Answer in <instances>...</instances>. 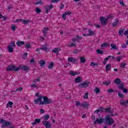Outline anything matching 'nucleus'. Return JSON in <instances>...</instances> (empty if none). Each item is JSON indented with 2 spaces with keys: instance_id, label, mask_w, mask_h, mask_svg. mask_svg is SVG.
<instances>
[{
  "instance_id": "nucleus-59",
  "label": "nucleus",
  "mask_w": 128,
  "mask_h": 128,
  "mask_svg": "<svg viewBox=\"0 0 128 128\" xmlns=\"http://www.w3.org/2000/svg\"><path fill=\"white\" fill-rule=\"evenodd\" d=\"M60 2V0H51V2L54 4V2Z\"/></svg>"
},
{
  "instance_id": "nucleus-44",
  "label": "nucleus",
  "mask_w": 128,
  "mask_h": 128,
  "mask_svg": "<svg viewBox=\"0 0 128 128\" xmlns=\"http://www.w3.org/2000/svg\"><path fill=\"white\" fill-rule=\"evenodd\" d=\"M72 60H74L73 57H69L68 60V62H72Z\"/></svg>"
},
{
  "instance_id": "nucleus-19",
  "label": "nucleus",
  "mask_w": 128,
  "mask_h": 128,
  "mask_svg": "<svg viewBox=\"0 0 128 128\" xmlns=\"http://www.w3.org/2000/svg\"><path fill=\"white\" fill-rule=\"evenodd\" d=\"M124 30L123 28L120 29L118 31V34L120 36H124Z\"/></svg>"
},
{
  "instance_id": "nucleus-11",
  "label": "nucleus",
  "mask_w": 128,
  "mask_h": 128,
  "mask_svg": "<svg viewBox=\"0 0 128 128\" xmlns=\"http://www.w3.org/2000/svg\"><path fill=\"white\" fill-rule=\"evenodd\" d=\"M52 8H54V5H52V4H50L49 6H46V8H45L46 14H48L49 10H52Z\"/></svg>"
},
{
  "instance_id": "nucleus-4",
  "label": "nucleus",
  "mask_w": 128,
  "mask_h": 128,
  "mask_svg": "<svg viewBox=\"0 0 128 128\" xmlns=\"http://www.w3.org/2000/svg\"><path fill=\"white\" fill-rule=\"evenodd\" d=\"M42 98L44 101H42V102L39 103V104L44 106V104H52V99H48L46 96H42Z\"/></svg>"
},
{
  "instance_id": "nucleus-53",
  "label": "nucleus",
  "mask_w": 128,
  "mask_h": 128,
  "mask_svg": "<svg viewBox=\"0 0 128 128\" xmlns=\"http://www.w3.org/2000/svg\"><path fill=\"white\" fill-rule=\"evenodd\" d=\"M11 46L13 48L16 47V44L14 43V41L11 42Z\"/></svg>"
},
{
  "instance_id": "nucleus-36",
  "label": "nucleus",
  "mask_w": 128,
  "mask_h": 128,
  "mask_svg": "<svg viewBox=\"0 0 128 128\" xmlns=\"http://www.w3.org/2000/svg\"><path fill=\"white\" fill-rule=\"evenodd\" d=\"M52 52L54 54H58V48H56L52 50Z\"/></svg>"
},
{
  "instance_id": "nucleus-20",
  "label": "nucleus",
  "mask_w": 128,
  "mask_h": 128,
  "mask_svg": "<svg viewBox=\"0 0 128 128\" xmlns=\"http://www.w3.org/2000/svg\"><path fill=\"white\" fill-rule=\"evenodd\" d=\"M80 106H82L83 108H88L90 106V104L85 102L84 103L81 104Z\"/></svg>"
},
{
  "instance_id": "nucleus-42",
  "label": "nucleus",
  "mask_w": 128,
  "mask_h": 128,
  "mask_svg": "<svg viewBox=\"0 0 128 128\" xmlns=\"http://www.w3.org/2000/svg\"><path fill=\"white\" fill-rule=\"evenodd\" d=\"M104 84H106V86H108L109 84H110V81L106 80L103 82Z\"/></svg>"
},
{
  "instance_id": "nucleus-57",
  "label": "nucleus",
  "mask_w": 128,
  "mask_h": 128,
  "mask_svg": "<svg viewBox=\"0 0 128 128\" xmlns=\"http://www.w3.org/2000/svg\"><path fill=\"white\" fill-rule=\"evenodd\" d=\"M31 88H38V86L36 84H34L30 86Z\"/></svg>"
},
{
  "instance_id": "nucleus-45",
  "label": "nucleus",
  "mask_w": 128,
  "mask_h": 128,
  "mask_svg": "<svg viewBox=\"0 0 128 128\" xmlns=\"http://www.w3.org/2000/svg\"><path fill=\"white\" fill-rule=\"evenodd\" d=\"M21 90H22V88L19 87L14 92H20Z\"/></svg>"
},
{
  "instance_id": "nucleus-15",
  "label": "nucleus",
  "mask_w": 128,
  "mask_h": 128,
  "mask_svg": "<svg viewBox=\"0 0 128 128\" xmlns=\"http://www.w3.org/2000/svg\"><path fill=\"white\" fill-rule=\"evenodd\" d=\"M88 32V36H96V32H94V31H92V30L90 29Z\"/></svg>"
},
{
  "instance_id": "nucleus-62",
  "label": "nucleus",
  "mask_w": 128,
  "mask_h": 128,
  "mask_svg": "<svg viewBox=\"0 0 128 128\" xmlns=\"http://www.w3.org/2000/svg\"><path fill=\"white\" fill-rule=\"evenodd\" d=\"M76 106H80V102L79 101L76 102Z\"/></svg>"
},
{
  "instance_id": "nucleus-2",
  "label": "nucleus",
  "mask_w": 128,
  "mask_h": 128,
  "mask_svg": "<svg viewBox=\"0 0 128 128\" xmlns=\"http://www.w3.org/2000/svg\"><path fill=\"white\" fill-rule=\"evenodd\" d=\"M105 112H107L108 114H110V115H106L105 117V124H108V126H112L114 124V118L110 116H114V114L111 110L110 108H105L104 110Z\"/></svg>"
},
{
  "instance_id": "nucleus-54",
  "label": "nucleus",
  "mask_w": 128,
  "mask_h": 128,
  "mask_svg": "<svg viewBox=\"0 0 128 128\" xmlns=\"http://www.w3.org/2000/svg\"><path fill=\"white\" fill-rule=\"evenodd\" d=\"M24 20V19H16L14 22H22Z\"/></svg>"
},
{
  "instance_id": "nucleus-43",
  "label": "nucleus",
  "mask_w": 128,
  "mask_h": 128,
  "mask_svg": "<svg viewBox=\"0 0 128 128\" xmlns=\"http://www.w3.org/2000/svg\"><path fill=\"white\" fill-rule=\"evenodd\" d=\"M36 14H40V12H42V10H40V8H36Z\"/></svg>"
},
{
  "instance_id": "nucleus-21",
  "label": "nucleus",
  "mask_w": 128,
  "mask_h": 128,
  "mask_svg": "<svg viewBox=\"0 0 128 128\" xmlns=\"http://www.w3.org/2000/svg\"><path fill=\"white\" fill-rule=\"evenodd\" d=\"M80 64H84L86 62V58L84 57H80Z\"/></svg>"
},
{
  "instance_id": "nucleus-34",
  "label": "nucleus",
  "mask_w": 128,
  "mask_h": 128,
  "mask_svg": "<svg viewBox=\"0 0 128 128\" xmlns=\"http://www.w3.org/2000/svg\"><path fill=\"white\" fill-rule=\"evenodd\" d=\"M94 92H96V94H100V90L98 87H96L95 90H94Z\"/></svg>"
},
{
  "instance_id": "nucleus-25",
  "label": "nucleus",
  "mask_w": 128,
  "mask_h": 128,
  "mask_svg": "<svg viewBox=\"0 0 128 128\" xmlns=\"http://www.w3.org/2000/svg\"><path fill=\"white\" fill-rule=\"evenodd\" d=\"M39 64H40V66H44V64H46V61H44V60H40L39 62Z\"/></svg>"
},
{
  "instance_id": "nucleus-38",
  "label": "nucleus",
  "mask_w": 128,
  "mask_h": 128,
  "mask_svg": "<svg viewBox=\"0 0 128 128\" xmlns=\"http://www.w3.org/2000/svg\"><path fill=\"white\" fill-rule=\"evenodd\" d=\"M69 74H70L72 76H76V72H74V71H70Z\"/></svg>"
},
{
  "instance_id": "nucleus-14",
  "label": "nucleus",
  "mask_w": 128,
  "mask_h": 128,
  "mask_svg": "<svg viewBox=\"0 0 128 128\" xmlns=\"http://www.w3.org/2000/svg\"><path fill=\"white\" fill-rule=\"evenodd\" d=\"M48 28H44L42 30V32L44 34V36H46V34H48Z\"/></svg>"
},
{
  "instance_id": "nucleus-7",
  "label": "nucleus",
  "mask_w": 128,
  "mask_h": 128,
  "mask_svg": "<svg viewBox=\"0 0 128 128\" xmlns=\"http://www.w3.org/2000/svg\"><path fill=\"white\" fill-rule=\"evenodd\" d=\"M100 22L102 26H106L108 22V18H104V17L100 18Z\"/></svg>"
},
{
  "instance_id": "nucleus-58",
  "label": "nucleus",
  "mask_w": 128,
  "mask_h": 128,
  "mask_svg": "<svg viewBox=\"0 0 128 128\" xmlns=\"http://www.w3.org/2000/svg\"><path fill=\"white\" fill-rule=\"evenodd\" d=\"M120 4H122V6H124V0H120Z\"/></svg>"
},
{
  "instance_id": "nucleus-10",
  "label": "nucleus",
  "mask_w": 128,
  "mask_h": 128,
  "mask_svg": "<svg viewBox=\"0 0 128 128\" xmlns=\"http://www.w3.org/2000/svg\"><path fill=\"white\" fill-rule=\"evenodd\" d=\"M34 102L36 104H38V102H40H40H42V96H38V98L34 101Z\"/></svg>"
},
{
  "instance_id": "nucleus-46",
  "label": "nucleus",
  "mask_w": 128,
  "mask_h": 128,
  "mask_svg": "<svg viewBox=\"0 0 128 128\" xmlns=\"http://www.w3.org/2000/svg\"><path fill=\"white\" fill-rule=\"evenodd\" d=\"M11 28L12 30L14 31L16 29V25H13L11 26Z\"/></svg>"
},
{
  "instance_id": "nucleus-31",
  "label": "nucleus",
  "mask_w": 128,
  "mask_h": 128,
  "mask_svg": "<svg viewBox=\"0 0 128 128\" xmlns=\"http://www.w3.org/2000/svg\"><path fill=\"white\" fill-rule=\"evenodd\" d=\"M117 90H114L112 88H109L108 90V92H109V94H110L112 92H116Z\"/></svg>"
},
{
  "instance_id": "nucleus-22",
  "label": "nucleus",
  "mask_w": 128,
  "mask_h": 128,
  "mask_svg": "<svg viewBox=\"0 0 128 128\" xmlns=\"http://www.w3.org/2000/svg\"><path fill=\"white\" fill-rule=\"evenodd\" d=\"M8 50L9 52H14V48H12V45L8 46Z\"/></svg>"
},
{
  "instance_id": "nucleus-51",
  "label": "nucleus",
  "mask_w": 128,
  "mask_h": 128,
  "mask_svg": "<svg viewBox=\"0 0 128 128\" xmlns=\"http://www.w3.org/2000/svg\"><path fill=\"white\" fill-rule=\"evenodd\" d=\"M108 18H108L113 19L114 16L112 14H110V15H108V16H107V18Z\"/></svg>"
},
{
  "instance_id": "nucleus-16",
  "label": "nucleus",
  "mask_w": 128,
  "mask_h": 128,
  "mask_svg": "<svg viewBox=\"0 0 128 128\" xmlns=\"http://www.w3.org/2000/svg\"><path fill=\"white\" fill-rule=\"evenodd\" d=\"M110 46V44L108 43L104 42L101 45V48L102 50L104 48H108Z\"/></svg>"
},
{
  "instance_id": "nucleus-50",
  "label": "nucleus",
  "mask_w": 128,
  "mask_h": 128,
  "mask_svg": "<svg viewBox=\"0 0 128 128\" xmlns=\"http://www.w3.org/2000/svg\"><path fill=\"white\" fill-rule=\"evenodd\" d=\"M69 48H72V46H76V44L74 43H70V44H68Z\"/></svg>"
},
{
  "instance_id": "nucleus-32",
  "label": "nucleus",
  "mask_w": 128,
  "mask_h": 128,
  "mask_svg": "<svg viewBox=\"0 0 128 128\" xmlns=\"http://www.w3.org/2000/svg\"><path fill=\"white\" fill-rule=\"evenodd\" d=\"M43 118H44L45 120H48L50 118V115H48V114L44 115L43 116Z\"/></svg>"
},
{
  "instance_id": "nucleus-30",
  "label": "nucleus",
  "mask_w": 128,
  "mask_h": 128,
  "mask_svg": "<svg viewBox=\"0 0 128 128\" xmlns=\"http://www.w3.org/2000/svg\"><path fill=\"white\" fill-rule=\"evenodd\" d=\"M118 88L119 90H124V85L123 84H120V86H118Z\"/></svg>"
},
{
  "instance_id": "nucleus-6",
  "label": "nucleus",
  "mask_w": 128,
  "mask_h": 128,
  "mask_svg": "<svg viewBox=\"0 0 128 128\" xmlns=\"http://www.w3.org/2000/svg\"><path fill=\"white\" fill-rule=\"evenodd\" d=\"M100 118H98L94 122V124H102L104 122V118H102L100 117V114H98Z\"/></svg>"
},
{
  "instance_id": "nucleus-49",
  "label": "nucleus",
  "mask_w": 128,
  "mask_h": 128,
  "mask_svg": "<svg viewBox=\"0 0 128 128\" xmlns=\"http://www.w3.org/2000/svg\"><path fill=\"white\" fill-rule=\"evenodd\" d=\"M34 122L36 124H40V119L36 118L35 119Z\"/></svg>"
},
{
  "instance_id": "nucleus-13",
  "label": "nucleus",
  "mask_w": 128,
  "mask_h": 128,
  "mask_svg": "<svg viewBox=\"0 0 128 128\" xmlns=\"http://www.w3.org/2000/svg\"><path fill=\"white\" fill-rule=\"evenodd\" d=\"M74 82H75L76 84H80V82H82V77L78 76L74 79Z\"/></svg>"
},
{
  "instance_id": "nucleus-64",
  "label": "nucleus",
  "mask_w": 128,
  "mask_h": 128,
  "mask_svg": "<svg viewBox=\"0 0 128 128\" xmlns=\"http://www.w3.org/2000/svg\"><path fill=\"white\" fill-rule=\"evenodd\" d=\"M90 66H96V64L94 62H91Z\"/></svg>"
},
{
  "instance_id": "nucleus-29",
  "label": "nucleus",
  "mask_w": 128,
  "mask_h": 128,
  "mask_svg": "<svg viewBox=\"0 0 128 128\" xmlns=\"http://www.w3.org/2000/svg\"><path fill=\"white\" fill-rule=\"evenodd\" d=\"M111 48L112 50H118V47H116V46L114 44H111Z\"/></svg>"
},
{
  "instance_id": "nucleus-48",
  "label": "nucleus",
  "mask_w": 128,
  "mask_h": 128,
  "mask_svg": "<svg viewBox=\"0 0 128 128\" xmlns=\"http://www.w3.org/2000/svg\"><path fill=\"white\" fill-rule=\"evenodd\" d=\"M83 98L84 99H88V93H86L84 97Z\"/></svg>"
},
{
  "instance_id": "nucleus-60",
  "label": "nucleus",
  "mask_w": 128,
  "mask_h": 128,
  "mask_svg": "<svg viewBox=\"0 0 128 128\" xmlns=\"http://www.w3.org/2000/svg\"><path fill=\"white\" fill-rule=\"evenodd\" d=\"M122 90L123 92H124V94H128V89L124 88Z\"/></svg>"
},
{
  "instance_id": "nucleus-47",
  "label": "nucleus",
  "mask_w": 128,
  "mask_h": 128,
  "mask_svg": "<svg viewBox=\"0 0 128 128\" xmlns=\"http://www.w3.org/2000/svg\"><path fill=\"white\" fill-rule=\"evenodd\" d=\"M42 3L43 2H42V0H40L39 2H36L35 4H36V6H38V4H42Z\"/></svg>"
},
{
  "instance_id": "nucleus-61",
  "label": "nucleus",
  "mask_w": 128,
  "mask_h": 128,
  "mask_svg": "<svg viewBox=\"0 0 128 128\" xmlns=\"http://www.w3.org/2000/svg\"><path fill=\"white\" fill-rule=\"evenodd\" d=\"M116 60H117V62H120V60H121V58H120V56H117V58H116Z\"/></svg>"
},
{
  "instance_id": "nucleus-55",
  "label": "nucleus",
  "mask_w": 128,
  "mask_h": 128,
  "mask_svg": "<svg viewBox=\"0 0 128 128\" xmlns=\"http://www.w3.org/2000/svg\"><path fill=\"white\" fill-rule=\"evenodd\" d=\"M110 58H112V56H108V58H106L104 59V60H106V62H108V60Z\"/></svg>"
},
{
  "instance_id": "nucleus-39",
  "label": "nucleus",
  "mask_w": 128,
  "mask_h": 128,
  "mask_svg": "<svg viewBox=\"0 0 128 128\" xmlns=\"http://www.w3.org/2000/svg\"><path fill=\"white\" fill-rule=\"evenodd\" d=\"M118 21L116 20V21H114V22L112 23V26L116 27V26H118Z\"/></svg>"
},
{
  "instance_id": "nucleus-1",
  "label": "nucleus",
  "mask_w": 128,
  "mask_h": 128,
  "mask_svg": "<svg viewBox=\"0 0 128 128\" xmlns=\"http://www.w3.org/2000/svg\"><path fill=\"white\" fill-rule=\"evenodd\" d=\"M20 70H22L28 72L30 71V68L29 66H26V65H20L18 66V68L14 65H10L6 68L8 72H18Z\"/></svg>"
},
{
  "instance_id": "nucleus-35",
  "label": "nucleus",
  "mask_w": 128,
  "mask_h": 128,
  "mask_svg": "<svg viewBox=\"0 0 128 128\" xmlns=\"http://www.w3.org/2000/svg\"><path fill=\"white\" fill-rule=\"evenodd\" d=\"M76 38L78 42H80V40H82V37L81 36H80L78 35H76Z\"/></svg>"
},
{
  "instance_id": "nucleus-63",
  "label": "nucleus",
  "mask_w": 128,
  "mask_h": 128,
  "mask_svg": "<svg viewBox=\"0 0 128 128\" xmlns=\"http://www.w3.org/2000/svg\"><path fill=\"white\" fill-rule=\"evenodd\" d=\"M122 48H126V44H122Z\"/></svg>"
},
{
  "instance_id": "nucleus-37",
  "label": "nucleus",
  "mask_w": 128,
  "mask_h": 128,
  "mask_svg": "<svg viewBox=\"0 0 128 128\" xmlns=\"http://www.w3.org/2000/svg\"><path fill=\"white\" fill-rule=\"evenodd\" d=\"M24 46L26 48H32V46H30V43H28L26 44Z\"/></svg>"
},
{
  "instance_id": "nucleus-33",
  "label": "nucleus",
  "mask_w": 128,
  "mask_h": 128,
  "mask_svg": "<svg viewBox=\"0 0 128 128\" xmlns=\"http://www.w3.org/2000/svg\"><path fill=\"white\" fill-rule=\"evenodd\" d=\"M126 64L124 62H122L120 64V66L122 68H126Z\"/></svg>"
},
{
  "instance_id": "nucleus-17",
  "label": "nucleus",
  "mask_w": 128,
  "mask_h": 128,
  "mask_svg": "<svg viewBox=\"0 0 128 128\" xmlns=\"http://www.w3.org/2000/svg\"><path fill=\"white\" fill-rule=\"evenodd\" d=\"M114 82L116 84H122V80H120V79L117 78L114 80Z\"/></svg>"
},
{
  "instance_id": "nucleus-28",
  "label": "nucleus",
  "mask_w": 128,
  "mask_h": 128,
  "mask_svg": "<svg viewBox=\"0 0 128 128\" xmlns=\"http://www.w3.org/2000/svg\"><path fill=\"white\" fill-rule=\"evenodd\" d=\"M96 52L98 54H104V51L102 50H100V49H98L96 50Z\"/></svg>"
},
{
  "instance_id": "nucleus-52",
  "label": "nucleus",
  "mask_w": 128,
  "mask_h": 128,
  "mask_svg": "<svg viewBox=\"0 0 128 128\" xmlns=\"http://www.w3.org/2000/svg\"><path fill=\"white\" fill-rule=\"evenodd\" d=\"M78 62V58L74 59V58H73V60H72V64H76V62Z\"/></svg>"
},
{
  "instance_id": "nucleus-41",
  "label": "nucleus",
  "mask_w": 128,
  "mask_h": 128,
  "mask_svg": "<svg viewBox=\"0 0 128 128\" xmlns=\"http://www.w3.org/2000/svg\"><path fill=\"white\" fill-rule=\"evenodd\" d=\"M98 108L100 112H104V110H105V108H104L103 107H100Z\"/></svg>"
},
{
  "instance_id": "nucleus-56",
  "label": "nucleus",
  "mask_w": 128,
  "mask_h": 128,
  "mask_svg": "<svg viewBox=\"0 0 128 128\" xmlns=\"http://www.w3.org/2000/svg\"><path fill=\"white\" fill-rule=\"evenodd\" d=\"M73 52L74 54H78V50L77 49H75Z\"/></svg>"
},
{
  "instance_id": "nucleus-27",
  "label": "nucleus",
  "mask_w": 128,
  "mask_h": 128,
  "mask_svg": "<svg viewBox=\"0 0 128 128\" xmlns=\"http://www.w3.org/2000/svg\"><path fill=\"white\" fill-rule=\"evenodd\" d=\"M14 104V102L10 101L6 105V108H8V106H10V108H12V105Z\"/></svg>"
},
{
  "instance_id": "nucleus-18",
  "label": "nucleus",
  "mask_w": 128,
  "mask_h": 128,
  "mask_svg": "<svg viewBox=\"0 0 128 128\" xmlns=\"http://www.w3.org/2000/svg\"><path fill=\"white\" fill-rule=\"evenodd\" d=\"M106 72H108V70H110V68H112V64H106Z\"/></svg>"
},
{
  "instance_id": "nucleus-12",
  "label": "nucleus",
  "mask_w": 128,
  "mask_h": 128,
  "mask_svg": "<svg viewBox=\"0 0 128 128\" xmlns=\"http://www.w3.org/2000/svg\"><path fill=\"white\" fill-rule=\"evenodd\" d=\"M41 50L45 52H48L50 50V48L46 46V44L43 46L41 48Z\"/></svg>"
},
{
  "instance_id": "nucleus-5",
  "label": "nucleus",
  "mask_w": 128,
  "mask_h": 128,
  "mask_svg": "<svg viewBox=\"0 0 128 128\" xmlns=\"http://www.w3.org/2000/svg\"><path fill=\"white\" fill-rule=\"evenodd\" d=\"M90 82L86 80L82 83L80 84L78 86L80 88H88V86H90Z\"/></svg>"
},
{
  "instance_id": "nucleus-9",
  "label": "nucleus",
  "mask_w": 128,
  "mask_h": 128,
  "mask_svg": "<svg viewBox=\"0 0 128 128\" xmlns=\"http://www.w3.org/2000/svg\"><path fill=\"white\" fill-rule=\"evenodd\" d=\"M72 14V12L70 11H66L62 15V18L64 19V20H66V16H70Z\"/></svg>"
},
{
  "instance_id": "nucleus-40",
  "label": "nucleus",
  "mask_w": 128,
  "mask_h": 128,
  "mask_svg": "<svg viewBox=\"0 0 128 128\" xmlns=\"http://www.w3.org/2000/svg\"><path fill=\"white\" fill-rule=\"evenodd\" d=\"M22 22L24 24H28V22H30V20H22Z\"/></svg>"
},
{
  "instance_id": "nucleus-3",
  "label": "nucleus",
  "mask_w": 128,
  "mask_h": 128,
  "mask_svg": "<svg viewBox=\"0 0 128 128\" xmlns=\"http://www.w3.org/2000/svg\"><path fill=\"white\" fill-rule=\"evenodd\" d=\"M0 124H2V128H7V126H12V122L10 121H6L4 119H0Z\"/></svg>"
},
{
  "instance_id": "nucleus-24",
  "label": "nucleus",
  "mask_w": 128,
  "mask_h": 128,
  "mask_svg": "<svg viewBox=\"0 0 128 128\" xmlns=\"http://www.w3.org/2000/svg\"><path fill=\"white\" fill-rule=\"evenodd\" d=\"M16 44L18 46H24V41H19L16 42Z\"/></svg>"
},
{
  "instance_id": "nucleus-23",
  "label": "nucleus",
  "mask_w": 128,
  "mask_h": 128,
  "mask_svg": "<svg viewBox=\"0 0 128 128\" xmlns=\"http://www.w3.org/2000/svg\"><path fill=\"white\" fill-rule=\"evenodd\" d=\"M118 92V96L120 98H124V95L122 94H120V91H117Z\"/></svg>"
},
{
  "instance_id": "nucleus-8",
  "label": "nucleus",
  "mask_w": 128,
  "mask_h": 128,
  "mask_svg": "<svg viewBox=\"0 0 128 128\" xmlns=\"http://www.w3.org/2000/svg\"><path fill=\"white\" fill-rule=\"evenodd\" d=\"M44 126H45L46 128H52V124L50 123V122L48 120H45L42 122Z\"/></svg>"
},
{
  "instance_id": "nucleus-26",
  "label": "nucleus",
  "mask_w": 128,
  "mask_h": 128,
  "mask_svg": "<svg viewBox=\"0 0 128 128\" xmlns=\"http://www.w3.org/2000/svg\"><path fill=\"white\" fill-rule=\"evenodd\" d=\"M54 62H51L48 66V68H49V70H52V68H54Z\"/></svg>"
}]
</instances>
